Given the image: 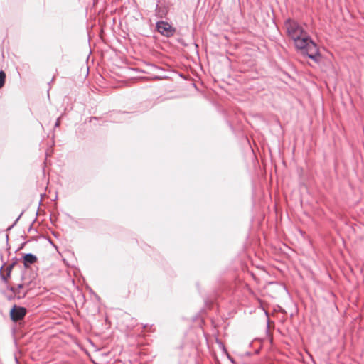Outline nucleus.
<instances>
[{
    "mask_svg": "<svg viewBox=\"0 0 364 364\" xmlns=\"http://www.w3.org/2000/svg\"><path fill=\"white\" fill-rule=\"evenodd\" d=\"M285 27L289 37L294 41V46H317L302 27L296 21L288 19Z\"/></svg>",
    "mask_w": 364,
    "mask_h": 364,
    "instance_id": "1",
    "label": "nucleus"
},
{
    "mask_svg": "<svg viewBox=\"0 0 364 364\" xmlns=\"http://www.w3.org/2000/svg\"><path fill=\"white\" fill-rule=\"evenodd\" d=\"M157 31L166 37L173 36L176 29L172 27L168 22L161 21L156 23Z\"/></svg>",
    "mask_w": 364,
    "mask_h": 364,
    "instance_id": "2",
    "label": "nucleus"
},
{
    "mask_svg": "<svg viewBox=\"0 0 364 364\" xmlns=\"http://www.w3.org/2000/svg\"><path fill=\"white\" fill-rule=\"evenodd\" d=\"M26 309L24 307L14 306L10 311V316L14 321H18L24 318Z\"/></svg>",
    "mask_w": 364,
    "mask_h": 364,
    "instance_id": "3",
    "label": "nucleus"
},
{
    "mask_svg": "<svg viewBox=\"0 0 364 364\" xmlns=\"http://www.w3.org/2000/svg\"><path fill=\"white\" fill-rule=\"evenodd\" d=\"M311 47H296L298 53L303 55H307L309 58L313 60L315 62H317L318 59V53H311L310 48Z\"/></svg>",
    "mask_w": 364,
    "mask_h": 364,
    "instance_id": "4",
    "label": "nucleus"
},
{
    "mask_svg": "<svg viewBox=\"0 0 364 364\" xmlns=\"http://www.w3.org/2000/svg\"><path fill=\"white\" fill-rule=\"evenodd\" d=\"M14 266V264H11L8 265L5 268L1 267V275L2 279L5 282H8V279L10 277L11 272L12 271V269H13Z\"/></svg>",
    "mask_w": 364,
    "mask_h": 364,
    "instance_id": "5",
    "label": "nucleus"
},
{
    "mask_svg": "<svg viewBox=\"0 0 364 364\" xmlns=\"http://www.w3.org/2000/svg\"><path fill=\"white\" fill-rule=\"evenodd\" d=\"M38 259L36 256L33 254H26L23 258V263L26 267H28L31 264H33L37 262Z\"/></svg>",
    "mask_w": 364,
    "mask_h": 364,
    "instance_id": "6",
    "label": "nucleus"
},
{
    "mask_svg": "<svg viewBox=\"0 0 364 364\" xmlns=\"http://www.w3.org/2000/svg\"><path fill=\"white\" fill-rule=\"evenodd\" d=\"M23 284H19V285L18 286V287H17V288L11 287V291H13L16 295H18V298H20V297H21V294H20V291H19V289H21V288H23ZM26 296V293H23V294H22V296Z\"/></svg>",
    "mask_w": 364,
    "mask_h": 364,
    "instance_id": "7",
    "label": "nucleus"
},
{
    "mask_svg": "<svg viewBox=\"0 0 364 364\" xmlns=\"http://www.w3.org/2000/svg\"><path fill=\"white\" fill-rule=\"evenodd\" d=\"M6 74L4 71H0V88H1L5 83Z\"/></svg>",
    "mask_w": 364,
    "mask_h": 364,
    "instance_id": "8",
    "label": "nucleus"
},
{
    "mask_svg": "<svg viewBox=\"0 0 364 364\" xmlns=\"http://www.w3.org/2000/svg\"><path fill=\"white\" fill-rule=\"evenodd\" d=\"M176 39L181 44V46H188L186 43H185L184 42L181 41L180 38H176Z\"/></svg>",
    "mask_w": 364,
    "mask_h": 364,
    "instance_id": "9",
    "label": "nucleus"
},
{
    "mask_svg": "<svg viewBox=\"0 0 364 364\" xmlns=\"http://www.w3.org/2000/svg\"><path fill=\"white\" fill-rule=\"evenodd\" d=\"M169 46H173V43L172 42H170Z\"/></svg>",
    "mask_w": 364,
    "mask_h": 364,
    "instance_id": "10",
    "label": "nucleus"
}]
</instances>
